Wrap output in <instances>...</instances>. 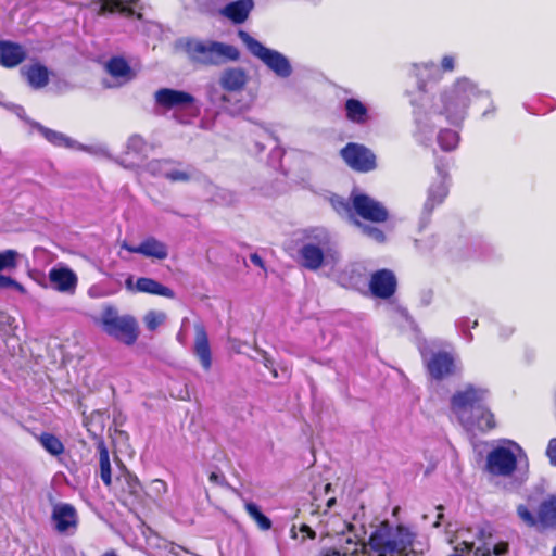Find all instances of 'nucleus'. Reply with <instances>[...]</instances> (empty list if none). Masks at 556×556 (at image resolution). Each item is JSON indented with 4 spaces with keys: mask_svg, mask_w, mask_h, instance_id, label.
I'll list each match as a JSON object with an SVG mask.
<instances>
[{
    "mask_svg": "<svg viewBox=\"0 0 556 556\" xmlns=\"http://www.w3.org/2000/svg\"><path fill=\"white\" fill-rule=\"evenodd\" d=\"M480 97L489 99L488 92L480 90L473 81L459 78L432 101L422 98L414 112L415 122L420 131H424L428 127V121L435 116H444L450 123L457 124L465 118L470 103Z\"/></svg>",
    "mask_w": 556,
    "mask_h": 556,
    "instance_id": "nucleus-1",
    "label": "nucleus"
},
{
    "mask_svg": "<svg viewBox=\"0 0 556 556\" xmlns=\"http://www.w3.org/2000/svg\"><path fill=\"white\" fill-rule=\"evenodd\" d=\"M414 534L405 527L399 526L394 531L382 523L375 530L367 544L362 545L361 556H402L413 544ZM355 548L348 555L337 549H325L318 556H359Z\"/></svg>",
    "mask_w": 556,
    "mask_h": 556,
    "instance_id": "nucleus-2",
    "label": "nucleus"
},
{
    "mask_svg": "<svg viewBox=\"0 0 556 556\" xmlns=\"http://www.w3.org/2000/svg\"><path fill=\"white\" fill-rule=\"evenodd\" d=\"M484 399V392L471 386L451 399L453 413L469 432H485L495 428L494 415L485 406Z\"/></svg>",
    "mask_w": 556,
    "mask_h": 556,
    "instance_id": "nucleus-3",
    "label": "nucleus"
},
{
    "mask_svg": "<svg viewBox=\"0 0 556 556\" xmlns=\"http://www.w3.org/2000/svg\"><path fill=\"white\" fill-rule=\"evenodd\" d=\"M315 235L307 236L299 250V262L307 269L316 270L321 266H334L339 261V253L331 247L330 238L324 230H315Z\"/></svg>",
    "mask_w": 556,
    "mask_h": 556,
    "instance_id": "nucleus-4",
    "label": "nucleus"
},
{
    "mask_svg": "<svg viewBox=\"0 0 556 556\" xmlns=\"http://www.w3.org/2000/svg\"><path fill=\"white\" fill-rule=\"evenodd\" d=\"M185 51L192 62L203 65H220L239 58L236 47L214 40L187 39Z\"/></svg>",
    "mask_w": 556,
    "mask_h": 556,
    "instance_id": "nucleus-5",
    "label": "nucleus"
},
{
    "mask_svg": "<svg viewBox=\"0 0 556 556\" xmlns=\"http://www.w3.org/2000/svg\"><path fill=\"white\" fill-rule=\"evenodd\" d=\"M239 38L247 46L248 50L254 56L260 59L278 77L288 78L292 74L290 61L282 53L277 50L266 48L247 31L240 30Z\"/></svg>",
    "mask_w": 556,
    "mask_h": 556,
    "instance_id": "nucleus-6",
    "label": "nucleus"
},
{
    "mask_svg": "<svg viewBox=\"0 0 556 556\" xmlns=\"http://www.w3.org/2000/svg\"><path fill=\"white\" fill-rule=\"evenodd\" d=\"M103 330L111 337L124 342L132 344L138 338V324L135 317L130 315H118L116 308L106 306L101 316Z\"/></svg>",
    "mask_w": 556,
    "mask_h": 556,
    "instance_id": "nucleus-7",
    "label": "nucleus"
},
{
    "mask_svg": "<svg viewBox=\"0 0 556 556\" xmlns=\"http://www.w3.org/2000/svg\"><path fill=\"white\" fill-rule=\"evenodd\" d=\"M522 455V448L513 441L494 447L486 457L485 468L498 477H509L517 467V459Z\"/></svg>",
    "mask_w": 556,
    "mask_h": 556,
    "instance_id": "nucleus-8",
    "label": "nucleus"
},
{
    "mask_svg": "<svg viewBox=\"0 0 556 556\" xmlns=\"http://www.w3.org/2000/svg\"><path fill=\"white\" fill-rule=\"evenodd\" d=\"M424 358L428 371L433 379L441 380L457 375L460 370V364L457 357L451 352H437L429 358L425 354Z\"/></svg>",
    "mask_w": 556,
    "mask_h": 556,
    "instance_id": "nucleus-9",
    "label": "nucleus"
},
{
    "mask_svg": "<svg viewBox=\"0 0 556 556\" xmlns=\"http://www.w3.org/2000/svg\"><path fill=\"white\" fill-rule=\"evenodd\" d=\"M341 156L351 168L358 172H369L376 167L375 154L363 144L348 143L341 150Z\"/></svg>",
    "mask_w": 556,
    "mask_h": 556,
    "instance_id": "nucleus-10",
    "label": "nucleus"
},
{
    "mask_svg": "<svg viewBox=\"0 0 556 556\" xmlns=\"http://www.w3.org/2000/svg\"><path fill=\"white\" fill-rule=\"evenodd\" d=\"M351 199L355 212L364 219L380 223L388 218L387 208L369 195L353 191Z\"/></svg>",
    "mask_w": 556,
    "mask_h": 556,
    "instance_id": "nucleus-11",
    "label": "nucleus"
},
{
    "mask_svg": "<svg viewBox=\"0 0 556 556\" xmlns=\"http://www.w3.org/2000/svg\"><path fill=\"white\" fill-rule=\"evenodd\" d=\"M51 519L54 529L61 534H73L78 527V515L75 507L67 503H56L52 507Z\"/></svg>",
    "mask_w": 556,
    "mask_h": 556,
    "instance_id": "nucleus-12",
    "label": "nucleus"
},
{
    "mask_svg": "<svg viewBox=\"0 0 556 556\" xmlns=\"http://www.w3.org/2000/svg\"><path fill=\"white\" fill-rule=\"evenodd\" d=\"M437 172L438 177L428 188L427 199L424 203V212L427 215H430L435 206L442 204L448 193L447 173L440 166L437 167Z\"/></svg>",
    "mask_w": 556,
    "mask_h": 556,
    "instance_id": "nucleus-13",
    "label": "nucleus"
},
{
    "mask_svg": "<svg viewBox=\"0 0 556 556\" xmlns=\"http://www.w3.org/2000/svg\"><path fill=\"white\" fill-rule=\"evenodd\" d=\"M159 105L165 109H188L195 103V98L181 90L162 88L154 94Z\"/></svg>",
    "mask_w": 556,
    "mask_h": 556,
    "instance_id": "nucleus-14",
    "label": "nucleus"
},
{
    "mask_svg": "<svg viewBox=\"0 0 556 556\" xmlns=\"http://www.w3.org/2000/svg\"><path fill=\"white\" fill-rule=\"evenodd\" d=\"M49 281L53 289L66 294H74L77 288V275L68 267H53L49 271Z\"/></svg>",
    "mask_w": 556,
    "mask_h": 556,
    "instance_id": "nucleus-15",
    "label": "nucleus"
},
{
    "mask_svg": "<svg viewBox=\"0 0 556 556\" xmlns=\"http://www.w3.org/2000/svg\"><path fill=\"white\" fill-rule=\"evenodd\" d=\"M369 288L371 293L380 299H389L396 289V278L389 269H380L371 275Z\"/></svg>",
    "mask_w": 556,
    "mask_h": 556,
    "instance_id": "nucleus-16",
    "label": "nucleus"
},
{
    "mask_svg": "<svg viewBox=\"0 0 556 556\" xmlns=\"http://www.w3.org/2000/svg\"><path fill=\"white\" fill-rule=\"evenodd\" d=\"M195 338H194V354L198 357L204 369H210L212 364V353L208 343V337L203 325L197 324L194 326Z\"/></svg>",
    "mask_w": 556,
    "mask_h": 556,
    "instance_id": "nucleus-17",
    "label": "nucleus"
},
{
    "mask_svg": "<svg viewBox=\"0 0 556 556\" xmlns=\"http://www.w3.org/2000/svg\"><path fill=\"white\" fill-rule=\"evenodd\" d=\"M26 58L22 46L11 41H0V65L12 68L20 65Z\"/></svg>",
    "mask_w": 556,
    "mask_h": 556,
    "instance_id": "nucleus-18",
    "label": "nucleus"
},
{
    "mask_svg": "<svg viewBox=\"0 0 556 556\" xmlns=\"http://www.w3.org/2000/svg\"><path fill=\"white\" fill-rule=\"evenodd\" d=\"M253 7V0H237L225 5L220 13L232 23L241 24L249 17Z\"/></svg>",
    "mask_w": 556,
    "mask_h": 556,
    "instance_id": "nucleus-19",
    "label": "nucleus"
},
{
    "mask_svg": "<svg viewBox=\"0 0 556 556\" xmlns=\"http://www.w3.org/2000/svg\"><path fill=\"white\" fill-rule=\"evenodd\" d=\"M344 114L348 121L356 125H365L371 118L368 106L355 98L345 100Z\"/></svg>",
    "mask_w": 556,
    "mask_h": 556,
    "instance_id": "nucleus-20",
    "label": "nucleus"
},
{
    "mask_svg": "<svg viewBox=\"0 0 556 556\" xmlns=\"http://www.w3.org/2000/svg\"><path fill=\"white\" fill-rule=\"evenodd\" d=\"M21 73L34 89L43 88L49 83V71L39 63L22 67Z\"/></svg>",
    "mask_w": 556,
    "mask_h": 556,
    "instance_id": "nucleus-21",
    "label": "nucleus"
},
{
    "mask_svg": "<svg viewBox=\"0 0 556 556\" xmlns=\"http://www.w3.org/2000/svg\"><path fill=\"white\" fill-rule=\"evenodd\" d=\"M136 288L138 293H148L153 295H160L168 299L175 298V292L160 283L159 281L148 278V277H141L136 280Z\"/></svg>",
    "mask_w": 556,
    "mask_h": 556,
    "instance_id": "nucleus-22",
    "label": "nucleus"
},
{
    "mask_svg": "<svg viewBox=\"0 0 556 556\" xmlns=\"http://www.w3.org/2000/svg\"><path fill=\"white\" fill-rule=\"evenodd\" d=\"M138 254L156 260H165L168 256L167 245L154 237L144 239L138 245Z\"/></svg>",
    "mask_w": 556,
    "mask_h": 556,
    "instance_id": "nucleus-23",
    "label": "nucleus"
},
{
    "mask_svg": "<svg viewBox=\"0 0 556 556\" xmlns=\"http://www.w3.org/2000/svg\"><path fill=\"white\" fill-rule=\"evenodd\" d=\"M119 484V496L121 500L126 502L129 498H138L141 493V484L137 477L129 472L123 473L117 478Z\"/></svg>",
    "mask_w": 556,
    "mask_h": 556,
    "instance_id": "nucleus-24",
    "label": "nucleus"
},
{
    "mask_svg": "<svg viewBox=\"0 0 556 556\" xmlns=\"http://www.w3.org/2000/svg\"><path fill=\"white\" fill-rule=\"evenodd\" d=\"M198 172L190 165H181L173 161H168L165 178L172 182H187L194 179Z\"/></svg>",
    "mask_w": 556,
    "mask_h": 556,
    "instance_id": "nucleus-25",
    "label": "nucleus"
},
{
    "mask_svg": "<svg viewBox=\"0 0 556 556\" xmlns=\"http://www.w3.org/2000/svg\"><path fill=\"white\" fill-rule=\"evenodd\" d=\"M97 2L101 14L119 11L127 15H135L139 0H97Z\"/></svg>",
    "mask_w": 556,
    "mask_h": 556,
    "instance_id": "nucleus-26",
    "label": "nucleus"
},
{
    "mask_svg": "<svg viewBox=\"0 0 556 556\" xmlns=\"http://www.w3.org/2000/svg\"><path fill=\"white\" fill-rule=\"evenodd\" d=\"M31 126L38 129V131L52 144L56 147H66L71 149H80V144L71 139L70 137L65 136L62 132L49 129L36 122L30 123Z\"/></svg>",
    "mask_w": 556,
    "mask_h": 556,
    "instance_id": "nucleus-27",
    "label": "nucleus"
},
{
    "mask_svg": "<svg viewBox=\"0 0 556 556\" xmlns=\"http://www.w3.org/2000/svg\"><path fill=\"white\" fill-rule=\"evenodd\" d=\"M538 520L544 528L556 526V495H549L540 504Z\"/></svg>",
    "mask_w": 556,
    "mask_h": 556,
    "instance_id": "nucleus-28",
    "label": "nucleus"
},
{
    "mask_svg": "<svg viewBox=\"0 0 556 556\" xmlns=\"http://www.w3.org/2000/svg\"><path fill=\"white\" fill-rule=\"evenodd\" d=\"M245 83V74L242 70L239 68L227 70L220 77L222 87L229 91H238L242 89Z\"/></svg>",
    "mask_w": 556,
    "mask_h": 556,
    "instance_id": "nucleus-29",
    "label": "nucleus"
},
{
    "mask_svg": "<svg viewBox=\"0 0 556 556\" xmlns=\"http://www.w3.org/2000/svg\"><path fill=\"white\" fill-rule=\"evenodd\" d=\"M108 73L119 80V84L129 81L132 78L128 63L122 58H113L106 63Z\"/></svg>",
    "mask_w": 556,
    "mask_h": 556,
    "instance_id": "nucleus-30",
    "label": "nucleus"
},
{
    "mask_svg": "<svg viewBox=\"0 0 556 556\" xmlns=\"http://www.w3.org/2000/svg\"><path fill=\"white\" fill-rule=\"evenodd\" d=\"M97 451L99 454L100 477L102 482L110 486L112 484V470L109 450L103 440L98 441Z\"/></svg>",
    "mask_w": 556,
    "mask_h": 556,
    "instance_id": "nucleus-31",
    "label": "nucleus"
},
{
    "mask_svg": "<svg viewBox=\"0 0 556 556\" xmlns=\"http://www.w3.org/2000/svg\"><path fill=\"white\" fill-rule=\"evenodd\" d=\"M244 507L248 515L256 522L261 530L266 531L271 528L270 519L261 511L260 507L255 503L247 502Z\"/></svg>",
    "mask_w": 556,
    "mask_h": 556,
    "instance_id": "nucleus-32",
    "label": "nucleus"
},
{
    "mask_svg": "<svg viewBox=\"0 0 556 556\" xmlns=\"http://www.w3.org/2000/svg\"><path fill=\"white\" fill-rule=\"evenodd\" d=\"M39 441L43 448L53 456L61 455L64 452L63 443L51 433H42Z\"/></svg>",
    "mask_w": 556,
    "mask_h": 556,
    "instance_id": "nucleus-33",
    "label": "nucleus"
},
{
    "mask_svg": "<svg viewBox=\"0 0 556 556\" xmlns=\"http://www.w3.org/2000/svg\"><path fill=\"white\" fill-rule=\"evenodd\" d=\"M459 142V136L456 131L445 129L438 135V143L445 151L454 150Z\"/></svg>",
    "mask_w": 556,
    "mask_h": 556,
    "instance_id": "nucleus-34",
    "label": "nucleus"
},
{
    "mask_svg": "<svg viewBox=\"0 0 556 556\" xmlns=\"http://www.w3.org/2000/svg\"><path fill=\"white\" fill-rule=\"evenodd\" d=\"M18 256L15 250L0 251V271L16 268Z\"/></svg>",
    "mask_w": 556,
    "mask_h": 556,
    "instance_id": "nucleus-35",
    "label": "nucleus"
},
{
    "mask_svg": "<svg viewBox=\"0 0 556 556\" xmlns=\"http://www.w3.org/2000/svg\"><path fill=\"white\" fill-rule=\"evenodd\" d=\"M165 320L166 314L159 311H149L143 317L144 325L150 331H155Z\"/></svg>",
    "mask_w": 556,
    "mask_h": 556,
    "instance_id": "nucleus-36",
    "label": "nucleus"
},
{
    "mask_svg": "<svg viewBox=\"0 0 556 556\" xmlns=\"http://www.w3.org/2000/svg\"><path fill=\"white\" fill-rule=\"evenodd\" d=\"M169 160H153L146 165V170L152 176L165 177Z\"/></svg>",
    "mask_w": 556,
    "mask_h": 556,
    "instance_id": "nucleus-37",
    "label": "nucleus"
},
{
    "mask_svg": "<svg viewBox=\"0 0 556 556\" xmlns=\"http://www.w3.org/2000/svg\"><path fill=\"white\" fill-rule=\"evenodd\" d=\"M146 141L140 136H131L127 142L128 153L141 154L144 152Z\"/></svg>",
    "mask_w": 556,
    "mask_h": 556,
    "instance_id": "nucleus-38",
    "label": "nucleus"
},
{
    "mask_svg": "<svg viewBox=\"0 0 556 556\" xmlns=\"http://www.w3.org/2000/svg\"><path fill=\"white\" fill-rule=\"evenodd\" d=\"M517 514L519 518L528 526L533 527L536 525V519L533 514L523 505L518 506Z\"/></svg>",
    "mask_w": 556,
    "mask_h": 556,
    "instance_id": "nucleus-39",
    "label": "nucleus"
},
{
    "mask_svg": "<svg viewBox=\"0 0 556 556\" xmlns=\"http://www.w3.org/2000/svg\"><path fill=\"white\" fill-rule=\"evenodd\" d=\"M169 392L173 397L178 400H188L190 397L187 384H173Z\"/></svg>",
    "mask_w": 556,
    "mask_h": 556,
    "instance_id": "nucleus-40",
    "label": "nucleus"
},
{
    "mask_svg": "<svg viewBox=\"0 0 556 556\" xmlns=\"http://www.w3.org/2000/svg\"><path fill=\"white\" fill-rule=\"evenodd\" d=\"M363 231L377 242H382L384 240L383 232L377 227L364 226Z\"/></svg>",
    "mask_w": 556,
    "mask_h": 556,
    "instance_id": "nucleus-41",
    "label": "nucleus"
},
{
    "mask_svg": "<svg viewBox=\"0 0 556 556\" xmlns=\"http://www.w3.org/2000/svg\"><path fill=\"white\" fill-rule=\"evenodd\" d=\"M0 288H14V289L18 290L22 293L25 292V290H24L22 285H20L18 282L13 280L12 278L3 276V275H0Z\"/></svg>",
    "mask_w": 556,
    "mask_h": 556,
    "instance_id": "nucleus-42",
    "label": "nucleus"
},
{
    "mask_svg": "<svg viewBox=\"0 0 556 556\" xmlns=\"http://www.w3.org/2000/svg\"><path fill=\"white\" fill-rule=\"evenodd\" d=\"M256 353L260 355L262 362L264 363V366L266 368H268L271 374H273V378H278V375H277V371L276 369L274 368V362L273 359L267 355V353L265 351H262V350H256Z\"/></svg>",
    "mask_w": 556,
    "mask_h": 556,
    "instance_id": "nucleus-43",
    "label": "nucleus"
},
{
    "mask_svg": "<svg viewBox=\"0 0 556 556\" xmlns=\"http://www.w3.org/2000/svg\"><path fill=\"white\" fill-rule=\"evenodd\" d=\"M437 70H438L437 65L433 62L424 63L420 65H416V71H417L416 75L421 78L424 76V73L430 74Z\"/></svg>",
    "mask_w": 556,
    "mask_h": 556,
    "instance_id": "nucleus-44",
    "label": "nucleus"
},
{
    "mask_svg": "<svg viewBox=\"0 0 556 556\" xmlns=\"http://www.w3.org/2000/svg\"><path fill=\"white\" fill-rule=\"evenodd\" d=\"M546 455L548 456L551 464L556 466V438L549 441Z\"/></svg>",
    "mask_w": 556,
    "mask_h": 556,
    "instance_id": "nucleus-45",
    "label": "nucleus"
},
{
    "mask_svg": "<svg viewBox=\"0 0 556 556\" xmlns=\"http://www.w3.org/2000/svg\"><path fill=\"white\" fill-rule=\"evenodd\" d=\"M151 484L153 491L157 494H163L167 492V483L164 480L154 479Z\"/></svg>",
    "mask_w": 556,
    "mask_h": 556,
    "instance_id": "nucleus-46",
    "label": "nucleus"
},
{
    "mask_svg": "<svg viewBox=\"0 0 556 556\" xmlns=\"http://www.w3.org/2000/svg\"><path fill=\"white\" fill-rule=\"evenodd\" d=\"M441 67L444 72H452L455 67V59L452 55H445L441 61Z\"/></svg>",
    "mask_w": 556,
    "mask_h": 556,
    "instance_id": "nucleus-47",
    "label": "nucleus"
},
{
    "mask_svg": "<svg viewBox=\"0 0 556 556\" xmlns=\"http://www.w3.org/2000/svg\"><path fill=\"white\" fill-rule=\"evenodd\" d=\"M333 207L339 212H349L350 206L349 203H345L343 200L337 199L332 201Z\"/></svg>",
    "mask_w": 556,
    "mask_h": 556,
    "instance_id": "nucleus-48",
    "label": "nucleus"
},
{
    "mask_svg": "<svg viewBox=\"0 0 556 556\" xmlns=\"http://www.w3.org/2000/svg\"><path fill=\"white\" fill-rule=\"evenodd\" d=\"M208 480L212 483L223 485L225 483V477L223 475H219L218 472H211L208 476Z\"/></svg>",
    "mask_w": 556,
    "mask_h": 556,
    "instance_id": "nucleus-49",
    "label": "nucleus"
},
{
    "mask_svg": "<svg viewBox=\"0 0 556 556\" xmlns=\"http://www.w3.org/2000/svg\"><path fill=\"white\" fill-rule=\"evenodd\" d=\"M0 104L4 105L8 109H11L18 117L24 118L25 111H24V109L22 106L14 105V104H10V105L9 104H2V103H0Z\"/></svg>",
    "mask_w": 556,
    "mask_h": 556,
    "instance_id": "nucleus-50",
    "label": "nucleus"
},
{
    "mask_svg": "<svg viewBox=\"0 0 556 556\" xmlns=\"http://www.w3.org/2000/svg\"><path fill=\"white\" fill-rule=\"evenodd\" d=\"M125 287L129 292L138 293L136 288V281H134V277L129 276L125 281Z\"/></svg>",
    "mask_w": 556,
    "mask_h": 556,
    "instance_id": "nucleus-51",
    "label": "nucleus"
},
{
    "mask_svg": "<svg viewBox=\"0 0 556 556\" xmlns=\"http://www.w3.org/2000/svg\"><path fill=\"white\" fill-rule=\"evenodd\" d=\"M300 531L305 533L307 535V538H309L312 540H314L316 538L315 531L307 525H302L300 528Z\"/></svg>",
    "mask_w": 556,
    "mask_h": 556,
    "instance_id": "nucleus-52",
    "label": "nucleus"
},
{
    "mask_svg": "<svg viewBox=\"0 0 556 556\" xmlns=\"http://www.w3.org/2000/svg\"><path fill=\"white\" fill-rule=\"evenodd\" d=\"M250 261L255 265V266H258L261 268H264V262L262 260V257L257 254V253H253L250 255Z\"/></svg>",
    "mask_w": 556,
    "mask_h": 556,
    "instance_id": "nucleus-53",
    "label": "nucleus"
},
{
    "mask_svg": "<svg viewBox=\"0 0 556 556\" xmlns=\"http://www.w3.org/2000/svg\"><path fill=\"white\" fill-rule=\"evenodd\" d=\"M121 248L126 250V251H128V252H130V253H137L138 254V245L134 247V245H130V244H128L127 242L124 241L121 244Z\"/></svg>",
    "mask_w": 556,
    "mask_h": 556,
    "instance_id": "nucleus-54",
    "label": "nucleus"
},
{
    "mask_svg": "<svg viewBox=\"0 0 556 556\" xmlns=\"http://www.w3.org/2000/svg\"><path fill=\"white\" fill-rule=\"evenodd\" d=\"M336 503V498L332 497V498H329L328 502H327V507L328 508H331Z\"/></svg>",
    "mask_w": 556,
    "mask_h": 556,
    "instance_id": "nucleus-55",
    "label": "nucleus"
},
{
    "mask_svg": "<svg viewBox=\"0 0 556 556\" xmlns=\"http://www.w3.org/2000/svg\"><path fill=\"white\" fill-rule=\"evenodd\" d=\"M442 517H443V514H442V513H440V514L438 515V520H437V521L434 522V525H433L435 528L440 527V520L442 519Z\"/></svg>",
    "mask_w": 556,
    "mask_h": 556,
    "instance_id": "nucleus-56",
    "label": "nucleus"
},
{
    "mask_svg": "<svg viewBox=\"0 0 556 556\" xmlns=\"http://www.w3.org/2000/svg\"><path fill=\"white\" fill-rule=\"evenodd\" d=\"M102 556H117L115 552H108L103 554Z\"/></svg>",
    "mask_w": 556,
    "mask_h": 556,
    "instance_id": "nucleus-57",
    "label": "nucleus"
},
{
    "mask_svg": "<svg viewBox=\"0 0 556 556\" xmlns=\"http://www.w3.org/2000/svg\"><path fill=\"white\" fill-rule=\"evenodd\" d=\"M9 341L12 342L13 344L17 343V339L15 337L9 338Z\"/></svg>",
    "mask_w": 556,
    "mask_h": 556,
    "instance_id": "nucleus-58",
    "label": "nucleus"
},
{
    "mask_svg": "<svg viewBox=\"0 0 556 556\" xmlns=\"http://www.w3.org/2000/svg\"><path fill=\"white\" fill-rule=\"evenodd\" d=\"M294 526L291 529L292 538L296 539V532L294 531Z\"/></svg>",
    "mask_w": 556,
    "mask_h": 556,
    "instance_id": "nucleus-59",
    "label": "nucleus"
},
{
    "mask_svg": "<svg viewBox=\"0 0 556 556\" xmlns=\"http://www.w3.org/2000/svg\"><path fill=\"white\" fill-rule=\"evenodd\" d=\"M553 556H556V546L553 548Z\"/></svg>",
    "mask_w": 556,
    "mask_h": 556,
    "instance_id": "nucleus-60",
    "label": "nucleus"
},
{
    "mask_svg": "<svg viewBox=\"0 0 556 556\" xmlns=\"http://www.w3.org/2000/svg\"><path fill=\"white\" fill-rule=\"evenodd\" d=\"M325 489H326V491H328V490L330 489V484H327V485L325 486Z\"/></svg>",
    "mask_w": 556,
    "mask_h": 556,
    "instance_id": "nucleus-61",
    "label": "nucleus"
}]
</instances>
